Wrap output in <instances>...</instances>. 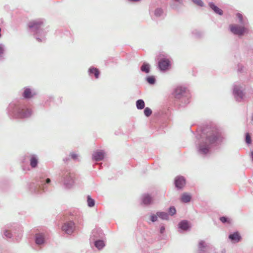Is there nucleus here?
Here are the masks:
<instances>
[{
	"label": "nucleus",
	"instance_id": "e433bc0d",
	"mask_svg": "<svg viewBox=\"0 0 253 253\" xmlns=\"http://www.w3.org/2000/svg\"><path fill=\"white\" fill-rule=\"evenodd\" d=\"M168 214H169V216H173L176 214V209L174 206H170L168 210Z\"/></svg>",
	"mask_w": 253,
	"mask_h": 253
},
{
	"label": "nucleus",
	"instance_id": "9d476101",
	"mask_svg": "<svg viewBox=\"0 0 253 253\" xmlns=\"http://www.w3.org/2000/svg\"><path fill=\"white\" fill-rule=\"evenodd\" d=\"M37 94L38 91L36 89L27 86L23 88L22 96L24 99L29 100L34 98Z\"/></svg>",
	"mask_w": 253,
	"mask_h": 253
},
{
	"label": "nucleus",
	"instance_id": "3c124183",
	"mask_svg": "<svg viewBox=\"0 0 253 253\" xmlns=\"http://www.w3.org/2000/svg\"><path fill=\"white\" fill-rule=\"evenodd\" d=\"M221 253H226V250L225 249L222 250Z\"/></svg>",
	"mask_w": 253,
	"mask_h": 253
},
{
	"label": "nucleus",
	"instance_id": "aec40b11",
	"mask_svg": "<svg viewBox=\"0 0 253 253\" xmlns=\"http://www.w3.org/2000/svg\"><path fill=\"white\" fill-rule=\"evenodd\" d=\"M180 230L183 231H187L190 229V226L189 222L186 220H183L180 221L178 224Z\"/></svg>",
	"mask_w": 253,
	"mask_h": 253
},
{
	"label": "nucleus",
	"instance_id": "c03bdc74",
	"mask_svg": "<svg viewBox=\"0 0 253 253\" xmlns=\"http://www.w3.org/2000/svg\"><path fill=\"white\" fill-rule=\"evenodd\" d=\"M243 68L244 66L242 64H239L238 65V71L239 72H242L243 70Z\"/></svg>",
	"mask_w": 253,
	"mask_h": 253
},
{
	"label": "nucleus",
	"instance_id": "37998d69",
	"mask_svg": "<svg viewBox=\"0 0 253 253\" xmlns=\"http://www.w3.org/2000/svg\"><path fill=\"white\" fill-rule=\"evenodd\" d=\"M70 156L71 158L74 160H76L78 159V155L75 153H71Z\"/></svg>",
	"mask_w": 253,
	"mask_h": 253
},
{
	"label": "nucleus",
	"instance_id": "4468645a",
	"mask_svg": "<svg viewBox=\"0 0 253 253\" xmlns=\"http://www.w3.org/2000/svg\"><path fill=\"white\" fill-rule=\"evenodd\" d=\"M170 66V63L168 59L163 58L158 62V67L161 71H166Z\"/></svg>",
	"mask_w": 253,
	"mask_h": 253
},
{
	"label": "nucleus",
	"instance_id": "a18cd8bd",
	"mask_svg": "<svg viewBox=\"0 0 253 253\" xmlns=\"http://www.w3.org/2000/svg\"><path fill=\"white\" fill-rule=\"evenodd\" d=\"M165 231V227L164 225H162L160 228V233L161 234H163Z\"/></svg>",
	"mask_w": 253,
	"mask_h": 253
},
{
	"label": "nucleus",
	"instance_id": "2f4dec72",
	"mask_svg": "<svg viewBox=\"0 0 253 253\" xmlns=\"http://www.w3.org/2000/svg\"><path fill=\"white\" fill-rule=\"evenodd\" d=\"M5 46L2 43H0V61H2L4 59V51Z\"/></svg>",
	"mask_w": 253,
	"mask_h": 253
},
{
	"label": "nucleus",
	"instance_id": "f704fd0d",
	"mask_svg": "<svg viewBox=\"0 0 253 253\" xmlns=\"http://www.w3.org/2000/svg\"><path fill=\"white\" fill-rule=\"evenodd\" d=\"M87 205L89 207H93L95 205V201L89 196L87 197Z\"/></svg>",
	"mask_w": 253,
	"mask_h": 253
},
{
	"label": "nucleus",
	"instance_id": "b1692460",
	"mask_svg": "<svg viewBox=\"0 0 253 253\" xmlns=\"http://www.w3.org/2000/svg\"><path fill=\"white\" fill-rule=\"evenodd\" d=\"M88 72L89 76L92 77L94 75L95 79H98L100 75V72L98 69L94 67H91L89 68Z\"/></svg>",
	"mask_w": 253,
	"mask_h": 253
},
{
	"label": "nucleus",
	"instance_id": "49530a36",
	"mask_svg": "<svg viewBox=\"0 0 253 253\" xmlns=\"http://www.w3.org/2000/svg\"><path fill=\"white\" fill-rule=\"evenodd\" d=\"M75 221L77 222L78 223H79V224H82V218H80V219H75Z\"/></svg>",
	"mask_w": 253,
	"mask_h": 253
},
{
	"label": "nucleus",
	"instance_id": "8fccbe9b",
	"mask_svg": "<svg viewBox=\"0 0 253 253\" xmlns=\"http://www.w3.org/2000/svg\"><path fill=\"white\" fill-rule=\"evenodd\" d=\"M251 156L252 159L253 161V151H251Z\"/></svg>",
	"mask_w": 253,
	"mask_h": 253
},
{
	"label": "nucleus",
	"instance_id": "58836bf2",
	"mask_svg": "<svg viewBox=\"0 0 253 253\" xmlns=\"http://www.w3.org/2000/svg\"><path fill=\"white\" fill-rule=\"evenodd\" d=\"M144 113L146 117H150L152 113L151 109L149 107H146L144 109Z\"/></svg>",
	"mask_w": 253,
	"mask_h": 253
},
{
	"label": "nucleus",
	"instance_id": "7c9ffc66",
	"mask_svg": "<svg viewBox=\"0 0 253 253\" xmlns=\"http://www.w3.org/2000/svg\"><path fill=\"white\" fill-rule=\"evenodd\" d=\"M146 82L150 85H153L156 83V78L154 76H149L146 78Z\"/></svg>",
	"mask_w": 253,
	"mask_h": 253
},
{
	"label": "nucleus",
	"instance_id": "6ab92c4d",
	"mask_svg": "<svg viewBox=\"0 0 253 253\" xmlns=\"http://www.w3.org/2000/svg\"><path fill=\"white\" fill-rule=\"evenodd\" d=\"M30 165L32 168L35 169L37 167L39 163V158L37 155L31 154L30 156Z\"/></svg>",
	"mask_w": 253,
	"mask_h": 253
},
{
	"label": "nucleus",
	"instance_id": "f8f14e48",
	"mask_svg": "<svg viewBox=\"0 0 253 253\" xmlns=\"http://www.w3.org/2000/svg\"><path fill=\"white\" fill-rule=\"evenodd\" d=\"M212 248L206 243L204 241L201 240L198 245L199 253H210Z\"/></svg>",
	"mask_w": 253,
	"mask_h": 253
},
{
	"label": "nucleus",
	"instance_id": "a211bd4d",
	"mask_svg": "<svg viewBox=\"0 0 253 253\" xmlns=\"http://www.w3.org/2000/svg\"><path fill=\"white\" fill-rule=\"evenodd\" d=\"M104 236V234L100 228H95L92 232V237L93 240L99 238L103 239Z\"/></svg>",
	"mask_w": 253,
	"mask_h": 253
},
{
	"label": "nucleus",
	"instance_id": "473e14b6",
	"mask_svg": "<svg viewBox=\"0 0 253 253\" xmlns=\"http://www.w3.org/2000/svg\"><path fill=\"white\" fill-rule=\"evenodd\" d=\"M163 10L161 8H157L154 11V15L156 17H160L163 14Z\"/></svg>",
	"mask_w": 253,
	"mask_h": 253
},
{
	"label": "nucleus",
	"instance_id": "864d4df0",
	"mask_svg": "<svg viewBox=\"0 0 253 253\" xmlns=\"http://www.w3.org/2000/svg\"><path fill=\"white\" fill-rule=\"evenodd\" d=\"M59 32H60V31H57V32H56V34H57V35H58V34H59Z\"/></svg>",
	"mask_w": 253,
	"mask_h": 253
},
{
	"label": "nucleus",
	"instance_id": "603ef678",
	"mask_svg": "<svg viewBox=\"0 0 253 253\" xmlns=\"http://www.w3.org/2000/svg\"><path fill=\"white\" fill-rule=\"evenodd\" d=\"M1 28L0 27V38L1 37Z\"/></svg>",
	"mask_w": 253,
	"mask_h": 253
},
{
	"label": "nucleus",
	"instance_id": "c756f323",
	"mask_svg": "<svg viewBox=\"0 0 253 253\" xmlns=\"http://www.w3.org/2000/svg\"><path fill=\"white\" fill-rule=\"evenodd\" d=\"M136 105L137 109L142 110L144 108L145 102L143 99H140L136 101Z\"/></svg>",
	"mask_w": 253,
	"mask_h": 253
},
{
	"label": "nucleus",
	"instance_id": "bb28decb",
	"mask_svg": "<svg viewBox=\"0 0 253 253\" xmlns=\"http://www.w3.org/2000/svg\"><path fill=\"white\" fill-rule=\"evenodd\" d=\"M157 215L162 220H169V214L165 211H157Z\"/></svg>",
	"mask_w": 253,
	"mask_h": 253
},
{
	"label": "nucleus",
	"instance_id": "0eeeda50",
	"mask_svg": "<svg viewBox=\"0 0 253 253\" xmlns=\"http://www.w3.org/2000/svg\"><path fill=\"white\" fill-rule=\"evenodd\" d=\"M22 230L21 227L16 225L13 227H7L3 230V235L4 237L10 239L12 237H15V240L19 242L22 236Z\"/></svg>",
	"mask_w": 253,
	"mask_h": 253
},
{
	"label": "nucleus",
	"instance_id": "6e6552de",
	"mask_svg": "<svg viewBox=\"0 0 253 253\" xmlns=\"http://www.w3.org/2000/svg\"><path fill=\"white\" fill-rule=\"evenodd\" d=\"M244 89L238 84H234L233 86V94L236 101L240 102L244 97Z\"/></svg>",
	"mask_w": 253,
	"mask_h": 253
},
{
	"label": "nucleus",
	"instance_id": "393cba45",
	"mask_svg": "<svg viewBox=\"0 0 253 253\" xmlns=\"http://www.w3.org/2000/svg\"><path fill=\"white\" fill-rule=\"evenodd\" d=\"M140 70L143 73L149 74L150 72V65L148 63L144 62L140 67Z\"/></svg>",
	"mask_w": 253,
	"mask_h": 253
},
{
	"label": "nucleus",
	"instance_id": "5701e85b",
	"mask_svg": "<svg viewBox=\"0 0 253 253\" xmlns=\"http://www.w3.org/2000/svg\"><path fill=\"white\" fill-rule=\"evenodd\" d=\"M209 7L214 11V12L219 15H222L223 12L222 9L217 6L213 2L209 3Z\"/></svg>",
	"mask_w": 253,
	"mask_h": 253
},
{
	"label": "nucleus",
	"instance_id": "cd10ccee",
	"mask_svg": "<svg viewBox=\"0 0 253 253\" xmlns=\"http://www.w3.org/2000/svg\"><path fill=\"white\" fill-rule=\"evenodd\" d=\"M236 16L238 18L239 22L242 25L246 26L248 25V21L247 19H244L242 14L237 13L236 14Z\"/></svg>",
	"mask_w": 253,
	"mask_h": 253
},
{
	"label": "nucleus",
	"instance_id": "f257e3e1",
	"mask_svg": "<svg viewBox=\"0 0 253 253\" xmlns=\"http://www.w3.org/2000/svg\"><path fill=\"white\" fill-rule=\"evenodd\" d=\"M197 146L198 153L206 156L211 148L221 144L224 139L222 131L217 127L208 128L205 130Z\"/></svg>",
	"mask_w": 253,
	"mask_h": 253
},
{
	"label": "nucleus",
	"instance_id": "a878e982",
	"mask_svg": "<svg viewBox=\"0 0 253 253\" xmlns=\"http://www.w3.org/2000/svg\"><path fill=\"white\" fill-rule=\"evenodd\" d=\"M102 239L101 238L97 239L94 241V246L98 250H101L105 246L104 242Z\"/></svg>",
	"mask_w": 253,
	"mask_h": 253
},
{
	"label": "nucleus",
	"instance_id": "de8ad7c7",
	"mask_svg": "<svg viewBox=\"0 0 253 253\" xmlns=\"http://www.w3.org/2000/svg\"><path fill=\"white\" fill-rule=\"evenodd\" d=\"M70 160V158L69 157H66V158H65L63 159V161L65 162V163H66L68 161H69Z\"/></svg>",
	"mask_w": 253,
	"mask_h": 253
},
{
	"label": "nucleus",
	"instance_id": "ea45409f",
	"mask_svg": "<svg viewBox=\"0 0 253 253\" xmlns=\"http://www.w3.org/2000/svg\"><path fill=\"white\" fill-rule=\"evenodd\" d=\"M158 216L157 215V212L156 214L154 213H151L150 216V220L152 222H156L158 220Z\"/></svg>",
	"mask_w": 253,
	"mask_h": 253
},
{
	"label": "nucleus",
	"instance_id": "ddd939ff",
	"mask_svg": "<svg viewBox=\"0 0 253 253\" xmlns=\"http://www.w3.org/2000/svg\"><path fill=\"white\" fill-rule=\"evenodd\" d=\"M174 184L177 190H181L186 184V179L183 176H177L174 179Z\"/></svg>",
	"mask_w": 253,
	"mask_h": 253
},
{
	"label": "nucleus",
	"instance_id": "5fc2aeb1",
	"mask_svg": "<svg viewBox=\"0 0 253 253\" xmlns=\"http://www.w3.org/2000/svg\"><path fill=\"white\" fill-rule=\"evenodd\" d=\"M252 120L253 121V115H252Z\"/></svg>",
	"mask_w": 253,
	"mask_h": 253
},
{
	"label": "nucleus",
	"instance_id": "09e8293b",
	"mask_svg": "<svg viewBox=\"0 0 253 253\" xmlns=\"http://www.w3.org/2000/svg\"><path fill=\"white\" fill-rule=\"evenodd\" d=\"M129 2H138L141 0H127Z\"/></svg>",
	"mask_w": 253,
	"mask_h": 253
},
{
	"label": "nucleus",
	"instance_id": "1a4fd4ad",
	"mask_svg": "<svg viewBox=\"0 0 253 253\" xmlns=\"http://www.w3.org/2000/svg\"><path fill=\"white\" fill-rule=\"evenodd\" d=\"M230 31L235 35L242 36L247 31V29L244 26L231 24L229 26Z\"/></svg>",
	"mask_w": 253,
	"mask_h": 253
},
{
	"label": "nucleus",
	"instance_id": "a19ab883",
	"mask_svg": "<svg viewBox=\"0 0 253 253\" xmlns=\"http://www.w3.org/2000/svg\"><path fill=\"white\" fill-rule=\"evenodd\" d=\"M219 220L223 223H230V219L227 216H223L219 218Z\"/></svg>",
	"mask_w": 253,
	"mask_h": 253
},
{
	"label": "nucleus",
	"instance_id": "9b49d317",
	"mask_svg": "<svg viewBox=\"0 0 253 253\" xmlns=\"http://www.w3.org/2000/svg\"><path fill=\"white\" fill-rule=\"evenodd\" d=\"M75 223L73 220L65 222L62 226V229L68 235L72 234L75 229Z\"/></svg>",
	"mask_w": 253,
	"mask_h": 253
},
{
	"label": "nucleus",
	"instance_id": "20e7f679",
	"mask_svg": "<svg viewBox=\"0 0 253 253\" xmlns=\"http://www.w3.org/2000/svg\"><path fill=\"white\" fill-rule=\"evenodd\" d=\"M44 22L42 19H38L30 22L28 27L31 32L33 33L36 39L39 42L45 41L46 32L43 29Z\"/></svg>",
	"mask_w": 253,
	"mask_h": 253
},
{
	"label": "nucleus",
	"instance_id": "f03ea898",
	"mask_svg": "<svg viewBox=\"0 0 253 253\" xmlns=\"http://www.w3.org/2000/svg\"><path fill=\"white\" fill-rule=\"evenodd\" d=\"M6 112L11 120L27 119L33 115L32 109L21 100L14 101L9 103Z\"/></svg>",
	"mask_w": 253,
	"mask_h": 253
},
{
	"label": "nucleus",
	"instance_id": "2eb2a0df",
	"mask_svg": "<svg viewBox=\"0 0 253 253\" xmlns=\"http://www.w3.org/2000/svg\"><path fill=\"white\" fill-rule=\"evenodd\" d=\"M182 5H183V0H171L170 3V8L177 11L180 9Z\"/></svg>",
	"mask_w": 253,
	"mask_h": 253
},
{
	"label": "nucleus",
	"instance_id": "c9c22d12",
	"mask_svg": "<svg viewBox=\"0 0 253 253\" xmlns=\"http://www.w3.org/2000/svg\"><path fill=\"white\" fill-rule=\"evenodd\" d=\"M63 36L69 38L70 39V41H72V35L69 31L66 30L63 31L62 32L61 37Z\"/></svg>",
	"mask_w": 253,
	"mask_h": 253
},
{
	"label": "nucleus",
	"instance_id": "4c0bfd02",
	"mask_svg": "<svg viewBox=\"0 0 253 253\" xmlns=\"http://www.w3.org/2000/svg\"><path fill=\"white\" fill-rule=\"evenodd\" d=\"M245 142L248 145H250L252 143L251 136L249 132H247L245 134Z\"/></svg>",
	"mask_w": 253,
	"mask_h": 253
},
{
	"label": "nucleus",
	"instance_id": "79ce46f5",
	"mask_svg": "<svg viewBox=\"0 0 253 253\" xmlns=\"http://www.w3.org/2000/svg\"><path fill=\"white\" fill-rule=\"evenodd\" d=\"M191 1L196 5L200 6L203 7L204 6V3L202 0H191Z\"/></svg>",
	"mask_w": 253,
	"mask_h": 253
},
{
	"label": "nucleus",
	"instance_id": "4be33fe9",
	"mask_svg": "<svg viewBox=\"0 0 253 253\" xmlns=\"http://www.w3.org/2000/svg\"><path fill=\"white\" fill-rule=\"evenodd\" d=\"M229 239L233 242L238 243L241 240V236L238 232H234L229 235Z\"/></svg>",
	"mask_w": 253,
	"mask_h": 253
},
{
	"label": "nucleus",
	"instance_id": "f3484780",
	"mask_svg": "<svg viewBox=\"0 0 253 253\" xmlns=\"http://www.w3.org/2000/svg\"><path fill=\"white\" fill-rule=\"evenodd\" d=\"M141 202L143 205L148 206L152 203L153 198L150 194H144L142 196Z\"/></svg>",
	"mask_w": 253,
	"mask_h": 253
},
{
	"label": "nucleus",
	"instance_id": "72a5a7b5",
	"mask_svg": "<svg viewBox=\"0 0 253 253\" xmlns=\"http://www.w3.org/2000/svg\"><path fill=\"white\" fill-rule=\"evenodd\" d=\"M192 35L197 38H200L203 36V33L201 31L195 30L192 32Z\"/></svg>",
	"mask_w": 253,
	"mask_h": 253
},
{
	"label": "nucleus",
	"instance_id": "39448f33",
	"mask_svg": "<svg viewBox=\"0 0 253 253\" xmlns=\"http://www.w3.org/2000/svg\"><path fill=\"white\" fill-rule=\"evenodd\" d=\"M173 95L177 101V104L181 107H185L190 102V93L185 87L176 86L173 91Z\"/></svg>",
	"mask_w": 253,
	"mask_h": 253
},
{
	"label": "nucleus",
	"instance_id": "423d86ee",
	"mask_svg": "<svg viewBox=\"0 0 253 253\" xmlns=\"http://www.w3.org/2000/svg\"><path fill=\"white\" fill-rule=\"evenodd\" d=\"M61 182L64 188L70 189L75 184V175L69 170H63L60 174Z\"/></svg>",
	"mask_w": 253,
	"mask_h": 253
},
{
	"label": "nucleus",
	"instance_id": "dca6fc26",
	"mask_svg": "<svg viewBox=\"0 0 253 253\" xmlns=\"http://www.w3.org/2000/svg\"><path fill=\"white\" fill-rule=\"evenodd\" d=\"M105 153L103 150L96 151L92 155V160L94 161H100L104 158Z\"/></svg>",
	"mask_w": 253,
	"mask_h": 253
},
{
	"label": "nucleus",
	"instance_id": "7ed1b4c3",
	"mask_svg": "<svg viewBox=\"0 0 253 253\" xmlns=\"http://www.w3.org/2000/svg\"><path fill=\"white\" fill-rule=\"evenodd\" d=\"M51 180L44 175H41L36 178L35 182L29 184V189L32 193L41 194L48 190L50 185Z\"/></svg>",
	"mask_w": 253,
	"mask_h": 253
},
{
	"label": "nucleus",
	"instance_id": "412c9836",
	"mask_svg": "<svg viewBox=\"0 0 253 253\" xmlns=\"http://www.w3.org/2000/svg\"><path fill=\"white\" fill-rule=\"evenodd\" d=\"M45 236L43 233H38L35 234V243L37 245H41L44 243Z\"/></svg>",
	"mask_w": 253,
	"mask_h": 253
},
{
	"label": "nucleus",
	"instance_id": "c85d7f7f",
	"mask_svg": "<svg viewBox=\"0 0 253 253\" xmlns=\"http://www.w3.org/2000/svg\"><path fill=\"white\" fill-rule=\"evenodd\" d=\"M191 197L187 193H183L180 197V200L182 202L187 203L190 201Z\"/></svg>",
	"mask_w": 253,
	"mask_h": 253
}]
</instances>
